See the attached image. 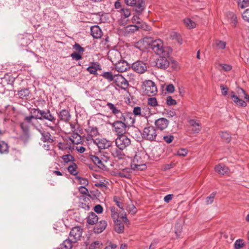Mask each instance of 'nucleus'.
<instances>
[{
    "instance_id": "1",
    "label": "nucleus",
    "mask_w": 249,
    "mask_h": 249,
    "mask_svg": "<svg viewBox=\"0 0 249 249\" xmlns=\"http://www.w3.org/2000/svg\"><path fill=\"white\" fill-rule=\"evenodd\" d=\"M149 48L157 55H168L169 54L168 49L163 47V44L161 39L152 40L149 44Z\"/></svg>"
},
{
    "instance_id": "2",
    "label": "nucleus",
    "mask_w": 249,
    "mask_h": 249,
    "mask_svg": "<svg viewBox=\"0 0 249 249\" xmlns=\"http://www.w3.org/2000/svg\"><path fill=\"white\" fill-rule=\"evenodd\" d=\"M142 139L150 142L156 141L157 140V133L156 129L153 126H149L143 128L141 133Z\"/></svg>"
},
{
    "instance_id": "3",
    "label": "nucleus",
    "mask_w": 249,
    "mask_h": 249,
    "mask_svg": "<svg viewBox=\"0 0 249 249\" xmlns=\"http://www.w3.org/2000/svg\"><path fill=\"white\" fill-rule=\"evenodd\" d=\"M146 168L145 164H138L133 163L131 165V168H125L118 173V175L121 178H131V170H143Z\"/></svg>"
},
{
    "instance_id": "4",
    "label": "nucleus",
    "mask_w": 249,
    "mask_h": 249,
    "mask_svg": "<svg viewBox=\"0 0 249 249\" xmlns=\"http://www.w3.org/2000/svg\"><path fill=\"white\" fill-rule=\"evenodd\" d=\"M47 120L52 123L54 126L50 125L45 123L46 126L49 127L51 130H54L57 124L55 117L53 114L49 109L42 110V114L40 115V120Z\"/></svg>"
},
{
    "instance_id": "5",
    "label": "nucleus",
    "mask_w": 249,
    "mask_h": 249,
    "mask_svg": "<svg viewBox=\"0 0 249 249\" xmlns=\"http://www.w3.org/2000/svg\"><path fill=\"white\" fill-rule=\"evenodd\" d=\"M126 5L133 7L134 10L141 15L144 10L146 5L144 0H124Z\"/></svg>"
},
{
    "instance_id": "6",
    "label": "nucleus",
    "mask_w": 249,
    "mask_h": 249,
    "mask_svg": "<svg viewBox=\"0 0 249 249\" xmlns=\"http://www.w3.org/2000/svg\"><path fill=\"white\" fill-rule=\"evenodd\" d=\"M118 119L123 122L127 127L133 126L135 122V117L131 112H122Z\"/></svg>"
},
{
    "instance_id": "7",
    "label": "nucleus",
    "mask_w": 249,
    "mask_h": 249,
    "mask_svg": "<svg viewBox=\"0 0 249 249\" xmlns=\"http://www.w3.org/2000/svg\"><path fill=\"white\" fill-rule=\"evenodd\" d=\"M142 89L145 94L150 96L156 94L157 91V87L152 80H146L142 85Z\"/></svg>"
},
{
    "instance_id": "8",
    "label": "nucleus",
    "mask_w": 249,
    "mask_h": 249,
    "mask_svg": "<svg viewBox=\"0 0 249 249\" xmlns=\"http://www.w3.org/2000/svg\"><path fill=\"white\" fill-rule=\"evenodd\" d=\"M116 146L120 149H124L131 143V141L125 135H118L115 140Z\"/></svg>"
},
{
    "instance_id": "9",
    "label": "nucleus",
    "mask_w": 249,
    "mask_h": 249,
    "mask_svg": "<svg viewBox=\"0 0 249 249\" xmlns=\"http://www.w3.org/2000/svg\"><path fill=\"white\" fill-rule=\"evenodd\" d=\"M113 130L118 135L124 134L126 132V128L127 127L123 122L118 120L111 124Z\"/></svg>"
},
{
    "instance_id": "10",
    "label": "nucleus",
    "mask_w": 249,
    "mask_h": 249,
    "mask_svg": "<svg viewBox=\"0 0 249 249\" xmlns=\"http://www.w3.org/2000/svg\"><path fill=\"white\" fill-rule=\"evenodd\" d=\"M113 82L117 87L122 89L126 90L129 86L128 81L121 74L115 75Z\"/></svg>"
},
{
    "instance_id": "11",
    "label": "nucleus",
    "mask_w": 249,
    "mask_h": 249,
    "mask_svg": "<svg viewBox=\"0 0 249 249\" xmlns=\"http://www.w3.org/2000/svg\"><path fill=\"white\" fill-rule=\"evenodd\" d=\"M33 117L32 116H26L24 118V121L20 123L21 128L25 133L29 132V128L31 126H34L36 128V126L34 122Z\"/></svg>"
},
{
    "instance_id": "12",
    "label": "nucleus",
    "mask_w": 249,
    "mask_h": 249,
    "mask_svg": "<svg viewBox=\"0 0 249 249\" xmlns=\"http://www.w3.org/2000/svg\"><path fill=\"white\" fill-rule=\"evenodd\" d=\"M160 58L156 61V66L159 69L165 70L170 65V62L168 59V55H159Z\"/></svg>"
},
{
    "instance_id": "13",
    "label": "nucleus",
    "mask_w": 249,
    "mask_h": 249,
    "mask_svg": "<svg viewBox=\"0 0 249 249\" xmlns=\"http://www.w3.org/2000/svg\"><path fill=\"white\" fill-rule=\"evenodd\" d=\"M83 230L79 226L74 227L72 229L70 233V237L73 243H75L80 239L82 236Z\"/></svg>"
},
{
    "instance_id": "14",
    "label": "nucleus",
    "mask_w": 249,
    "mask_h": 249,
    "mask_svg": "<svg viewBox=\"0 0 249 249\" xmlns=\"http://www.w3.org/2000/svg\"><path fill=\"white\" fill-rule=\"evenodd\" d=\"M132 69L139 73H142L147 70V66L145 63L141 61H137L132 65Z\"/></svg>"
},
{
    "instance_id": "15",
    "label": "nucleus",
    "mask_w": 249,
    "mask_h": 249,
    "mask_svg": "<svg viewBox=\"0 0 249 249\" xmlns=\"http://www.w3.org/2000/svg\"><path fill=\"white\" fill-rule=\"evenodd\" d=\"M40 125L39 126H36V129L39 132L41 135V140L43 142L52 143L53 142V138L48 132H45L41 129Z\"/></svg>"
},
{
    "instance_id": "16",
    "label": "nucleus",
    "mask_w": 249,
    "mask_h": 249,
    "mask_svg": "<svg viewBox=\"0 0 249 249\" xmlns=\"http://www.w3.org/2000/svg\"><path fill=\"white\" fill-rule=\"evenodd\" d=\"M188 123L192 133H198L201 131L202 126L198 121L191 119L189 121Z\"/></svg>"
},
{
    "instance_id": "17",
    "label": "nucleus",
    "mask_w": 249,
    "mask_h": 249,
    "mask_svg": "<svg viewBox=\"0 0 249 249\" xmlns=\"http://www.w3.org/2000/svg\"><path fill=\"white\" fill-rule=\"evenodd\" d=\"M108 58L115 65L121 60L120 53L116 50L110 51L108 53Z\"/></svg>"
},
{
    "instance_id": "18",
    "label": "nucleus",
    "mask_w": 249,
    "mask_h": 249,
    "mask_svg": "<svg viewBox=\"0 0 249 249\" xmlns=\"http://www.w3.org/2000/svg\"><path fill=\"white\" fill-rule=\"evenodd\" d=\"M115 69L119 72H123L130 68V66L125 60H121L114 65Z\"/></svg>"
},
{
    "instance_id": "19",
    "label": "nucleus",
    "mask_w": 249,
    "mask_h": 249,
    "mask_svg": "<svg viewBox=\"0 0 249 249\" xmlns=\"http://www.w3.org/2000/svg\"><path fill=\"white\" fill-rule=\"evenodd\" d=\"M168 124L169 121L165 118H160L155 121V125L160 130L166 128Z\"/></svg>"
},
{
    "instance_id": "20",
    "label": "nucleus",
    "mask_w": 249,
    "mask_h": 249,
    "mask_svg": "<svg viewBox=\"0 0 249 249\" xmlns=\"http://www.w3.org/2000/svg\"><path fill=\"white\" fill-rule=\"evenodd\" d=\"M94 143L101 149L108 148L111 146V142L105 139H96L94 141Z\"/></svg>"
},
{
    "instance_id": "21",
    "label": "nucleus",
    "mask_w": 249,
    "mask_h": 249,
    "mask_svg": "<svg viewBox=\"0 0 249 249\" xmlns=\"http://www.w3.org/2000/svg\"><path fill=\"white\" fill-rule=\"evenodd\" d=\"M93 228V231L95 233H100L103 232L107 226V222L105 220H101L96 223Z\"/></svg>"
},
{
    "instance_id": "22",
    "label": "nucleus",
    "mask_w": 249,
    "mask_h": 249,
    "mask_svg": "<svg viewBox=\"0 0 249 249\" xmlns=\"http://www.w3.org/2000/svg\"><path fill=\"white\" fill-rule=\"evenodd\" d=\"M0 80L2 82V84L6 87L8 85H12L14 83L15 78L12 75L6 73L3 77L0 78Z\"/></svg>"
},
{
    "instance_id": "23",
    "label": "nucleus",
    "mask_w": 249,
    "mask_h": 249,
    "mask_svg": "<svg viewBox=\"0 0 249 249\" xmlns=\"http://www.w3.org/2000/svg\"><path fill=\"white\" fill-rule=\"evenodd\" d=\"M90 34L94 38H100L102 36V30L98 25H94L91 27Z\"/></svg>"
},
{
    "instance_id": "24",
    "label": "nucleus",
    "mask_w": 249,
    "mask_h": 249,
    "mask_svg": "<svg viewBox=\"0 0 249 249\" xmlns=\"http://www.w3.org/2000/svg\"><path fill=\"white\" fill-rule=\"evenodd\" d=\"M215 171L218 174L225 175L229 173V169L223 164H219L214 167Z\"/></svg>"
},
{
    "instance_id": "25",
    "label": "nucleus",
    "mask_w": 249,
    "mask_h": 249,
    "mask_svg": "<svg viewBox=\"0 0 249 249\" xmlns=\"http://www.w3.org/2000/svg\"><path fill=\"white\" fill-rule=\"evenodd\" d=\"M114 223V229L118 233H122L124 231V225L120 219L118 218L113 220Z\"/></svg>"
},
{
    "instance_id": "26",
    "label": "nucleus",
    "mask_w": 249,
    "mask_h": 249,
    "mask_svg": "<svg viewBox=\"0 0 249 249\" xmlns=\"http://www.w3.org/2000/svg\"><path fill=\"white\" fill-rule=\"evenodd\" d=\"M101 67L98 62H93L91 65L87 68V71H88L90 74L94 75L97 74V71L101 70Z\"/></svg>"
},
{
    "instance_id": "27",
    "label": "nucleus",
    "mask_w": 249,
    "mask_h": 249,
    "mask_svg": "<svg viewBox=\"0 0 249 249\" xmlns=\"http://www.w3.org/2000/svg\"><path fill=\"white\" fill-rule=\"evenodd\" d=\"M123 149H120L117 148L112 149L111 151V155L114 158H117L118 160L123 159L125 156V154L122 151Z\"/></svg>"
},
{
    "instance_id": "28",
    "label": "nucleus",
    "mask_w": 249,
    "mask_h": 249,
    "mask_svg": "<svg viewBox=\"0 0 249 249\" xmlns=\"http://www.w3.org/2000/svg\"><path fill=\"white\" fill-rule=\"evenodd\" d=\"M107 106L111 111L112 113L114 114L116 116V118L118 119L122 112H121L120 109L117 108L114 104L111 103H107Z\"/></svg>"
},
{
    "instance_id": "29",
    "label": "nucleus",
    "mask_w": 249,
    "mask_h": 249,
    "mask_svg": "<svg viewBox=\"0 0 249 249\" xmlns=\"http://www.w3.org/2000/svg\"><path fill=\"white\" fill-rule=\"evenodd\" d=\"M98 220V216L93 212L89 213L87 217V222L90 225H94L96 224Z\"/></svg>"
},
{
    "instance_id": "30",
    "label": "nucleus",
    "mask_w": 249,
    "mask_h": 249,
    "mask_svg": "<svg viewBox=\"0 0 249 249\" xmlns=\"http://www.w3.org/2000/svg\"><path fill=\"white\" fill-rule=\"evenodd\" d=\"M30 94V91L28 89H23L18 91L17 96L22 99L26 100Z\"/></svg>"
},
{
    "instance_id": "31",
    "label": "nucleus",
    "mask_w": 249,
    "mask_h": 249,
    "mask_svg": "<svg viewBox=\"0 0 249 249\" xmlns=\"http://www.w3.org/2000/svg\"><path fill=\"white\" fill-rule=\"evenodd\" d=\"M60 119L64 122H68L71 118L69 111L67 109H62L59 113Z\"/></svg>"
},
{
    "instance_id": "32",
    "label": "nucleus",
    "mask_w": 249,
    "mask_h": 249,
    "mask_svg": "<svg viewBox=\"0 0 249 249\" xmlns=\"http://www.w3.org/2000/svg\"><path fill=\"white\" fill-rule=\"evenodd\" d=\"M227 18L229 22L232 24L233 27H235L237 24V17L236 15L233 12H228L227 14Z\"/></svg>"
},
{
    "instance_id": "33",
    "label": "nucleus",
    "mask_w": 249,
    "mask_h": 249,
    "mask_svg": "<svg viewBox=\"0 0 249 249\" xmlns=\"http://www.w3.org/2000/svg\"><path fill=\"white\" fill-rule=\"evenodd\" d=\"M70 140L74 144H78L82 142L81 137L77 133H73L70 138Z\"/></svg>"
},
{
    "instance_id": "34",
    "label": "nucleus",
    "mask_w": 249,
    "mask_h": 249,
    "mask_svg": "<svg viewBox=\"0 0 249 249\" xmlns=\"http://www.w3.org/2000/svg\"><path fill=\"white\" fill-rule=\"evenodd\" d=\"M231 93L232 94L231 95V98L234 103L241 107H246L247 106L246 103L243 100L239 98L236 95H234L233 92H232Z\"/></svg>"
},
{
    "instance_id": "35",
    "label": "nucleus",
    "mask_w": 249,
    "mask_h": 249,
    "mask_svg": "<svg viewBox=\"0 0 249 249\" xmlns=\"http://www.w3.org/2000/svg\"><path fill=\"white\" fill-rule=\"evenodd\" d=\"M42 110H40L39 108H34L31 109L30 113L33 114L30 115V116H32L33 117V120H40V115L42 114Z\"/></svg>"
},
{
    "instance_id": "36",
    "label": "nucleus",
    "mask_w": 249,
    "mask_h": 249,
    "mask_svg": "<svg viewBox=\"0 0 249 249\" xmlns=\"http://www.w3.org/2000/svg\"><path fill=\"white\" fill-rule=\"evenodd\" d=\"M91 159L94 163L98 167L103 169L105 167V165L103 164L102 160L97 156L92 155Z\"/></svg>"
},
{
    "instance_id": "37",
    "label": "nucleus",
    "mask_w": 249,
    "mask_h": 249,
    "mask_svg": "<svg viewBox=\"0 0 249 249\" xmlns=\"http://www.w3.org/2000/svg\"><path fill=\"white\" fill-rule=\"evenodd\" d=\"M9 152V146L4 141H0V154H7Z\"/></svg>"
},
{
    "instance_id": "38",
    "label": "nucleus",
    "mask_w": 249,
    "mask_h": 249,
    "mask_svg": "<svg viewBox=\"0 0 249 249\" xmlns=\"http://www.w3.org/2000/svg\"><path fill=\"white\" fill-rule=\"evenodd\" d=\"M72 242L70 239H66L60 245V248L58 249H71Z\"/></svg>"
},
{
    "instance_id": "39",
    "label": "nucleus",
    "mask_w": 249,
    "mask_h": 249,
    "mask_svg": "<svg viewBox=\"0 0 249 249\" xmlns=\"http://www.w3.org/2000/svg\"><path fill=\"white\" fill-rule=\"evenodd\" d=\"M101 76L109 82L114 81L115 79V75H113L110 71L104 72L101 74Z\"/></svg>"
},
{
    "instance_id": "40",
    "label": "nucleus",
    "mask_w": 249,
    "mask_h": 249,
    "mask_svg": "<svg viewBox=\"0 0 249 249\" xmlns=\"http://www.w3.org/2000/svg\"><path fill=\"white\" fill-rule=\"evenodd\" d=\"M133 115L135 116H139L142 117H147L146 113L142 114L141 108L140 107H135L133 108V113H132Z\"/></svg>"
},
{
    "instance_id": "41",
    "label": "nucleus",
    "mask_w": 249,
    "mask_h": 249,
    "mask_svg": "<svg viewBox=\"0 0 249 249\" xmlns=\"http://www.w3.org/2000/svg\"><path fill=\"white\" fill-rule=\"evenodd\" d=\"M121 15L124 16V18H127L130 16L131 12L129 9L127 8H122L118 10Z\"/></svg>"
},
{
    "instance_id": "42",
    "label": "nucleus",
    "mask_w": 249,
    "mask_h": 249,
    "mask_svg": "<svg viewBox=\"0 0 249 249\" xmlns=\"http://www.w3.org/2000/svg\"><path fill=\"white\" fill-rule=\"evenodd\" d=\"M102 246V243L101 241H94L89 245V249H101Z\"/></svg>"
},
{
    "instance_id": "43",
    "label": "nucleus",
    "mask_w": 249,
    "mask_h": 249,
    "mask_svg": "<svg viewBox=\"0 0 249 249\" xmlns=\"http://www.w3.org/2000/svg\"><path fill=\"white\" fill-rule=\"evenodd\" d=\"M77 168V165L75 163H72V165L68 167V170L71 175L75 176L78 174L76 171Z\"/></svg>"
},
{
    "instance_id": "44",
    "label": "nucleus",
    "mask_w": 249,
    "mask_h": 249,
    "mask_svg": "<svg viewBox=\"0 0 249 249\" xmlns=\"http://www.w3.org/2000/svg\"><path fill=\"white\" fill-rule=\"evenodd\" d=\"M238 6L241 8H244L249 6V0H236Z\"/></svg>"
},
{
    "instance_id": "45",
    "label": "nucleus",
    "mask_w": 249,
    "mask_h": 249,
    "mask_svg": "<svg viewBox=\"0 0 249 249\" xmlns=\"http://www.w3.org/2000/svg\"><path fill=\"white\" fill-rule=\"evenodd\" d=\"M87 130L88 133H89L94 136H96L99 134L98 128L96 127L89 126L88 128H87Z\"/></svg>"
},
{
    "instance_id": "46",
    "label": "nucleus",
    "mask_w": 249,
    "mask_h": 249,
    "mask_svg": "<svg viewBox=\"0 0 249 249\" xmlns=\"http://www.w3.org/2000/svg\"><path fill=\"white\" fill-rule=\"evenodd\" d=\"M62 159L64 162L66 163H68L69 162L74 161L75 160L74 157L70 154L63 155L62 157Z\"/></svg>"
},
{
    "instance_id": "47",
    "label": "nucleus",
    "mask_w": 249,
    "mask_h": 249,
    "mask_svg": "<svg viewBox=\"0 0 249 249\" xmlns=\"http://www.w3.org/2000/svg\"><path fill=\"white\" fill-rule=\"evenodd\" d=\"M184 23L186 26L189 29H192L195 27V23L189 18H185L184 19Z\"/></svg>"
},
{
    "instance_id": "48",
    "label": "nucleus",
    "mask_w": 249,
    "mask_h": 249,
    "mask_svg": "<svg viewBox=\"0 0 249 249\" xmlns=\"http://www.w3.org/2000/svg\"><path fill=\"white\" fill-rule=\"evenodd\" d=\"M220 135L222 139H223L226 142H229L231 140V138L230 134L227 132H221Z\"/></svg>"
},
{
    "instance_id": "49",
    "label": "nucleus",
    "mask_w": 249,
    "mask_h": 249,
    "mask_svg": "<svg viewBox=\"0 0 249 249\" xmlns=\"http://www.w3.org/2000/svg\"><path fill=\"white\" fill-rule=\"evenodd\" d=\"M243 240L241 239H237L234 243V247L235 249H240L244 246Z\"/></svg>"
},
{
    "instance_id": "50",
    "label": "nucleus",
    "mask_w": 249,
    "mask_h": 249,
    "mask_svg": "<svg viewBox=\"0 0 249 249\" xmlns=\"http://www.w3.org/2000/svg\"><path fill=\"white\" fill-rule=\"evenodd\" d=\"M148 104L152 107H155L158 105L157 99L155 97H150L148 99Z\"/></svg>"
},
{
    "instance_id": "51",
    "label": "nucleus",
    "mask_w": 249,
    "mask_h": 249,
    "mask_svg": "<svg viewBox=\"0 0 249 249\" xmlns=\"http://www.w3.org/2000/svg\"><path fill=\"white\" fill-rule=\"evenodd\" d=\"M215 195L216 193L213 192L206 198V203L207 205L211 204L213 202Z\"/></svg>"
},
{
    "instance_id": "52",
    "label": "nucleus",
    "mask_w": 249,
    "mask_h": 249,
    "mask_svg": "<svg viewBox=\"0 0 249 249\" xmlns=\"http://www.w3.org/2000/svg\"><path fill=\"white\" fill-rule=\"evenodd\" d=\"M215 44L218 49H224L226 47V42L224 41L217 40L216 41Z\"/></svg>"
},
{
    "instance_id": "53",
    "label": "nucleus",
    "mask_w": 249,
    "mask_h": 249,
    "mask_svg": "<svg viewBox=\"0 0 249 249\" xmlns=\"http://www.w3.org/2000/svg\"><path fill=\"white\" fill-rule=\"evenodd\" d=\"M174 139V137L172 135H165L163 136V140L167 143H171Z\"/></svg>"
},
{
    "instance_id": "54",
    "label": "nucleus",
    "mask_w": 249,
    "mask_h": 249,
    "mask_svg": "<svg viewBox=\"0 0 249 249\" xmlns=\"http://www.w3.org/2000/svg\"><path fill=\"white\" fill-rule=\"evenodd\" d=\"M166 104L168 106H173L177 104V102L175 100L173 99L171 96H168L166 97Z\"/></svg>"
},
{
    "instance_id": "55",
    "label": "nucleus",
    "mask_w": 249,
    "mask_h": 249,
    "mask_svg": "<svg viewBox=\"0 0 249 249\" xmlns=\"http://www.w3.org/2000/svg\"><path fill=\"white\" fill-rule=\"evenodd\" d=\"M73 49L74 50H75L76 52V53H83L84 52V48L82 47L78 43H75L73 46Z\"/></svg>"
},
{
    "instance_id": "56",
    "label": "nucleus",
    "mask_w": 249,
    "mask_h": 249,
    "mask_svg": "<svg viewBox=\"0 0 249 249\" xmlns=\"http://www.w3.org/2000/svg\"><path fill=\"white\" fill-rule=\"evenodd\" d=\"M242 18L243 19L249 22V9H246L242 14Z\"/></svg>"
},
{
    "instance_id": "57",
    "label": "nucleus",
    "mask_w": 249,
    "mask_h": 249,
    "mask_svg": "<svg viewBox=\"0 0 249 249\" xmlns=\"http://www.w3.org/2000/svg\"><path fill=\"white\" fill-rule=\"evenodd\" d=\"M126 210L132 214H135L137 212V209L133 204L127 206Z\"/></svg>"
},
{
    "instance_id": "58",
    "label": "nucleus",
    "mask_w": 249,
    "mask_h": 249,
    "mask_svg": "<svg viewBox=\"0 0 249 249\" xmlns=\"http://www.w3.org/2000/svg\"><path fill=\"white\" fill-rule=\"evenodd\" d=\"M113 201L115 202L117 206L121 209H123V205L120 201V198L115 196L113 197Z\"/></svg>"
},
{
    "instance_id": "59",
    "label": "nucleus",
    "mask_w": 249,
    "mask_h": 249,
    "mask_svg": "<svg viewBox=\"0 0 249 249\" xmlns=\"http://www.w3.org/2000/svg\"><path fill=\"white\" fill-rule=\"evenodd\" d=\"M71 57L72 59L75 60H79L80 59H81L82 58V55L80 54H79L76 52H74V53H71Z\"/></svg>"
},
{
    "instance_id": "60",
    "label": "nucleus",
    "mask_w": 249,
    "mask_h": 249,
    "mask_svg": "<svg viewBox=\"0 0 249 249\" xmlns=\"http://www.w3.org/2000/svg\"><path fill=\"white\" fill-rule=\"evenodd\" d=\"M20 152L18 150L16 149H13L11 152V155H14L15 157V160H17L18 159V157L20 155Z\"/></svg>"
},
{
    "instance_id": "61",
    "label": "nucleus",
    "mask_w": 249,
    "mask_h": 249,
    "mask_svg": "<svg viewBox=\"0 0 249 249\" xmlns=\"http://www.w3.org/2000/svg\"><path fill=\"white\" fill-rule=\"evenodd\" d=\"M111 210V215L113 220L118 218V215L116 211V209L115 207H112L110 208Z\"/></svg>"
},
{
    "instance_id": "62",
    "label": "nucleus",
    "mask_w": 249,
    "mask_h": 249,
    "mask_svg": "<svg viewBox=\"0 0 249 249\" xmlns=\"http://www.w3.org/2000/svg\"><path fill=\"white\" fill-rule=\"evenodd\" d=\"M187 154V151L184 148L179 149L177 152V155L180 156H185Z\"/></svg>"
},
{
    "instance_id": "63",
    "label": "nucleus",
    "mask_w": 249,
    "mask_h": 249,
    "mask_svg": "<svg viewBox=\"0 0 249 249\" xmlns=\"http://www.w3.org/2000/svg\"><path fill=\"white\" fill-rule=\"evenodd\" d=\"M237 92L238 94V95L241 98H244L245 96V95L247 94V93L245 92V90L241 88H238L237 89Z\"/></svg>"
},
{
    "instance_id": "64",
    "label": "nucleus",
    "mask_w": 249,
    "mask_h": 249,
    "mask_svg": "<svg viewBox=\"0 0 249 249\" xmlns=\"http://www.w3.org/2000/svg\"><path fill=\"white\" fill-rule=\"evenodd\" d=\"M94 211L97 213H101L103 212V208L101 205L98 204L95 206Z\"/></svg>"
}]
</instances>
